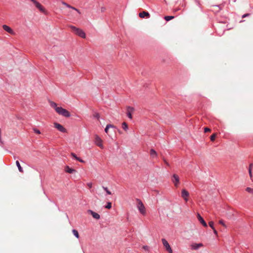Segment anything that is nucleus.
Listing matches in <instances>:
<instances>
[{"instance_id": "4468645a", "label": "nucleus", "mask_w": 253, "mask_h": 253, "mask_svg": "<svg viewBox=\"0 0 253 253\" xmlns=\"http://www.w3.org/2000/svg\"><path fill=\"white\" fill-rule=\"evenodd\" d=\"M59 115L65 117L66 118L70 117L72 116L70 112H57Z\"/></svg>"}, {"instance_id": "c756f323", "label": "nucleus", "mask_w": 253, "mask_h": 253, "mask_svg": "<svg viewBox=\"0 0 253 253\" xmlns=\"http://www.w3.org/2000/svg\"><path fill=\"white\" fill-rule=\"evenodd\" d=\"M219 223L221 224L223 226H224V227H226V225L225 224L224 221L223 220L221 219L219 221Z\"/></svg>"}, {"instance_id": "393cba45", "label": "nucleus", "mask_w": 253, "mask_h": 253, "mask_svg": "<svg viewBox=\"0 0 253 253\" xmlns=\"http://www.w3.org/2000/svg\"><path fill=\"white\" fill-rule=\"evenodd\" d=\"M216 136V133H213L212 134L211 136V141H214L215 139V137Z\"/></svg>"}, {"instance_id": "ea45409f", "label": "nucleus", "mask_w": 253, "mask_h": 253, "mask_svg": "<svg viewBox=\"0 0 253 253\" xmlns=\"http://www.w3.org/2000/svg\"><path fill=\"white\" fill-rule=\"evenodd\" d=\"M212 230L213 231V232H214V234L217 236V231L215 229V228H214V229H212Z\"/></svg>"}, {"instance_id": "bb28decb", "label": "nucleus", "mask_w": 253, "mask_h": 253, "mask_svg": "<svg viewBox=\"0 0 253 253\" xmlns=\"http://www.w3.org/2000/svg\"><path fill=\"white\" fill-rule=\"evenodd\" d=\"M112 207V204L111 202H108L107 205L105 206V208L110 209Z\"/></svg>"}, {"instance_id": "a19ab883", "label": "nucleus", "mask_w": 253, "mask_h": 253, "mask_svg": "<svg viewBox=\"0 0 253 253\" xmlns=\"http://www.w3.org/2000/svg\"><path fill=\"white\" fill-rule=\"evenodd\" d=\"M248 15H249V14H244L243 16H242V17L243 18H245L247 16H248Z\"/></svg>"}, {"instance_id": "b1692460", "label": "nucleus", "mask_w": 253, "mask_h": 253, "mask_svg": "<svg viewBox=\"0 0 253 253\" xmlns=\"http://www.w3.org/2000/svg\"><path fill=\"white\" fill-rule=\"evenodd\" d=\"M246 191H247L248 192H249V193L253 195V188H251L250 187H247L246 189Z\"/></svg>"}, {"instance_id": "1a4fd4ad", "label": "nucleus", "mask_w": 253, "mask_h": 253, "mask_svg": "<svg viewBox=\"0 0 253 253\" xmlns=\"http://www.w3.org/2000/svg\"><path fill=\"white\" fill-rule=\"evenodd\" d=\"M95 143L99 147L103 148L102 140V139L97 135L95 136Z\"/></svg>"}, {"instance_id": "a878e982", "label": "nucleus", "mask_w": 253, "mask_h": 253, "mask_svg": "<svg viewBox=\"0 0 253 253\" xmlns=\"http://www.w3.org/2000/svg\"><path fill=\"white\" fill-rule=\"evenodd\" d=\"M126 116L129 118V119H132V114L130 112H126Z\"/></svg>"}, {"instance_id": "423d86ee", "label": "nucleus", "mask_w": 253, "mask_h": 253, "mask_svg": "<svg viewBox=\"0 0 253 253\" xmlns=\"http://www.w3.org/2000/svg\"><path fill=\"white\" fill-rule=\"evenodd\" d=\"M172 181L173 182V183L175 187H178L179 183V178L177 174H174L173 175L172 178Z\"/></svg>"}, {"instance_id": "f257e3e1", "label": "nucleus", "mask_w": 253, "mask_h": 253, "mask_svg": "<svg viewBox=\"0 0 253 253\" xmlns=\"http://www.w3.org/2000/svg\"><path fill=\"white\" fill-rule=\"evenodd\" d=\"M69 27L71 29L72 31L76 35H78V36L82 38L85 39L86 37L85 33L84 32V31L82 30L81 29H80L79 28H77L75 26L70 25Z\"/></svg>"}, {"instance_id": "39448f33", "label": "nucleus", "mask_w": 253, "mask_h": 253, "mask_svg": "<svg viewBox=\"0 0 253 253\" xmlns=\"http://www.w3.org/2000/svg\"><path fill=\"white\" fill-rule=\"evenodd\" d=\"M35 6L39 9V10L44 13V14H47V11L46 10V9L44 8V7L40 3H39L38 1H37V2H36V3L35 4Z\"/></svg>"}, {"instance_id": "6ab92c4d", "label": "nucleus", "mask_w": 253, "mask_h": 253, "mask_svg": "<svg viewBox=\"0 0 253 253\" xmlns=\"http://www.w3.org/2000/svg\"><path fill=\"white\" fill-rule=\"evenodd\" d=\"M62 3H63V4L65 5V6H66L67 7H69V8H72V9H74V10H75L77 11L78 13H80V11H79V10L78 9H77V8H75V7H72V6H71L69 5V4H68L67 3H65V2H62Z\"/></svg>"}, {"instance_id": "5701e85b", "label": "nucleus", "mask_w": 253, "mask_h": 253, "mask_svg": "<svg viewBox=\"0 0 253 253\" xmlns=\"http://www.w3.org/2000/svg\"><path fill=\"white\" fill-rule=\"evenodd\" d=\"M165 19L167 21H169L172 19L174 18V16H166L165 17Z\"/></svg>"}, {"instance_id": "9d476101", "label": "nucleus", "mask_w": 253, "mask_h": 253, "mask_svg": "<svg viewBox=\"0 0 253 253\" xmlns=\"http://www.w3.org/2000/svg\"><path fill=\"white\" fill-rule=\"evenodd\" d=\"M189 196V192L185 189H182L181 191V197L184 199V200L187 202L188 197Z\"/></svg>"}, {"instance_id": "c85d7f7f", "label": "nucleus", "mask_w": 253, "mask_h": 253, "mask_svg": "<svg viewBox=\"0 0 253 253\" xmlns=\"http://www.w3.org/2000/svg\"><path fill=\"white\" fill-rule=\"evenodd\" d=\"M209 226L212 228V229H214V227L213 226L214 223L213 221H210L209 222Z\"/></svg>"}, {"instance_id": "37998d69", "label": "nucleus", "mask_w": 253, "mask_h": 253, "mask_svg": "<svg viewBox=\"0 0 253 253\" xmlns=\"http://www.w3.org/2000/svg\"><path fill=\"white\" fill-rule=\"evenodd\" d=\"M31 0V1H32V2H33V3L34 4L36 3V2H37V0Z\"/></svg>"}, {"instance_id": "c03bdc74", "label": "nucleus", "mask_w": 253, "mask_h": 253, "mask_svg": "<svg viewBox=\"0 0 253 253\" xmlns=\"http://www.w3.org/2000/svg\"><path fill=\"white\" fill-rule=\"evenodd\" d=\"M165 163L167 165H169V164L167 162H165Z\"/></svg>"}, {"instance_id": "c9c22d12", "label": "nucleus", "mask_w": 253, "mask_h": 253, "mask_svg": "<svg viewBox=\"0 0 253 253\" xmlns=\"http://www.w3.org/2000/svg\"><path fill=\"white\" fill-rule=\"evenodd\" d=\"M143 249L145 250V251H148L149 250V247L147 246H144L143 247Z\"/></svg>"}, {"instance_id": "f3484780", "label": "nucleus", "mask_w": 253, "mask_h": 253, "mask_svg": "<svg viewBox=\"0 0 253 253\" xmlns=\"http://www.w3.org/2000/svg\"><path fill=\"white\" fill-rule=\"evenodd\" d=\"M71 155L72 156V157L75 158L77 161H79V162H80L81 163H84V160H83L82 159H81L80 158L78 157L75 153H72Z\"/></svg>"}, {"instance_id": "412c9836", "label": "nucleus", "mask_w": 253, "mask_h": 253, "mask_svg": "<svg viewBox=\"0 0 253 253\" xmlns=\"http://www.w3.org/2000/svg\"><path fill=\"white\" fill-rule=\"evenodd\" d=\"M122 128L125 130L127 131L128 129V126L126 123L124 122L122 123Z\"/></svg>"}, {"instance_id": "dca6fc26", "label": "nucleus", "mask_w": 253, "mask_h": 253, "mask_svg": "<svg viewBox=\"0 0 253 253\" xmlns=\"http://www.w3.org/2000/svg\"><path fill=\"white\" fill-rule=\"evenodd\" d=\"M65 170L66 172L69 173H72L76 171L75 169L70 168L69 166H66L65 167Z\"/></svg>"}, {"instance_id": "4c0bfd02", "label": "nucleus", "mask_w": 253, "mask_h": 253, "mask_svg": "<svg viewBox=\"0 0 253 253\" xmlns=\"http://www.w3.org/2000/svg\"><path fill=\"white\" fill-rule=\"evenodd\" d=\"M87 185L89 188H91L92 187V184L91 183L89 182V183H87Z\"/></svg>"}, {"instance_id": "79ce46f5", "label": "nucleus", "mask_w": 253, "mask_h": 253, "mask_svg": "<svg viewBox=\"0 0 253 253\" xmlns=\"http://www.w3.org/2000/svg\"><path fill=\"white\" fill-rule=\"evenodd\" d=\"M107 126H110V128H113V127H115V126L112 125H111V124H109V125H107Z\"/></svg>"}, {"instance_id": "58836bf2", "label": "nucleus", "mask_w": 253, "mask_h": 253, "mask_svg": "<svg viewBox=\"0 0 253 253\" xmlns=\"http://www.w3.org/2000/svg\"><path fill=\"white\" fill-rule=\"evenodd\" d=\"M253 167V164H251L249 166V169L252 170Z\"/></svg>"}, {"instance_id": "ddd939ff", "label": "nucleus", "mask_w": 253, "mask_h": 253, "mask_svg": "<svg viewBox=\"0 0 253 253\" xmlns=\"http://www.w3.org/2000/svg\"><path fill=\"white\" fill-rule=\"evenodd\" d=\"M197 218L200 223L205 227H207V224L206 222L205 221L203 217L200 215L199 213L197 214Z\"/></svg>"}, {"instance_id": "f8f14e48", "label": "nucleus", "mask_w": 253, "mask_h": 253, "mask_svg": "<svg viewBox=\"0 0 253 253\" xmlns=\"http://www.w3.org/2000/svg\"><path fill=\"white\" fill-rule=\"evenodd\" d=\"M203 246V244L202 243H193L191 245V247L192 250H197L199 249L200 248L202 247Z\"/></svg>"}, {"instance_id": "cd10ccee", "label": "nucleus", "mask_w": 253, "mask_h": 253, "mask_svg": "<svg viewBox=\"0 0 253 253\" xmlns=\"http://www.w3.org/2000/svg\"><path fill=\"white\" fill-rule=\"evenodd\" d=\"M104 190L107 192V193L109 195H111V192L108 189L107 187H103Z\"/></svg>"}, {"instance_id": "6e6552de", "label": "nucleus", "mask_w": 253, "mask_h": 253, "mask_svg": "<svg viewBox=\"0 0 253 253\" xmlns=\"http://www.w3.org/2000/svg\"><path fill=\"white\" fill-rule=\"evenodd\" d=\"M54 127L57 128L59 131L65 132H66V129L60 124L55 123H54Z\"/></svg>"}, {"instance_id": "2eb2a0df", "label": "nucleus", "mask_w": 253, "mask_h": 253, "mask_svg": "<svg viewBox=\"0 0 253 253\" xmlns=\"http://www.w3.org/2000/svg\"><path fill=\"white\" fill-rule=\"evenodd\" d=\"M139 16L141 18H149L150 17V14L146 11H142V12L139 13Z\"/></svg>"}, {"instance_id": "f704fd0d", "label": "nucleus", "mask_w": 253, "mask_h": 253, "mask_svg": "<svg viewBox=\"0 0 253 253\" xmlns=\"http://www.w3.org/2000/svg\"><path fill=\"white\" fill-rule=\"evenodd\" d=\"M34 132H35V133H36L37 134H40V133H41L39 129H36V128H34Z\"/></svg>"}, {"instance_id": "20e7f679", "label": "nucleus", "mask_w": 253, "mask_h": 253, "mask_svg": "<svg viewBox=\"0 0 253 253\" xmlns=\"http://www.w3.org/2000/svg\"><path fill=\"white\" fill-rule=\"evenodd\" d=\"M162 243L164 245V246L165 247L166 250L169 253H172V250L171 248L170 247V245H169L168 241L165 239H162Z\"/></svg>"}, {"instance_id": "72a5a7b5", "label": "nucleus", "mask_w": 253, "mask_h": 253, "mask_svg": "<svg viewBox=\"0 0 253 253\" xmlns=\"http://www.w3.org/2000/svg\"><path fill=\"white\" fill-rule=\"evenodd\" d=\"M110 126L107 125L106 128H105V131L107 133L108 132V129H109V128H110Z\"/></svg>"}, {"instance_id": "aec40b11", "label": "nucleus", "mask_w": 253, "mask_h": 253, "mask_svg": "<svg viewBox=\"0 0 253 253\" xmlns=\"http://www.w3.org/2000/svg\"><path fill=\"white\" fill-rule=\"evenodd\" d=\"M16 166H17V167H18V170H19V171L20 172H23V169H22V168L21 167L20 164V163H19V161H17L16 162Z\"/></svg>"}, {"instance_id": "a211bd4d", "label": "nucleus", "mask_w": 253, "mask_h": 253, "mask_svg": "<svg viewBox=\"0 0 253 253\" xmlns=\"http://www.w3.org/2000/svg\"><path fill=\"white\" fill-rule=\"evenodd\" d=\"M150 154L152 157H156L157 156V152L153 149L150 150Z\"/></svg>"}, {"instance_id": "473e14b6", "label": "nucleus", "mask_w": 253, "mask_h": 253, "mask_svg": "<svg viewBox=\"0 0 253 253\" xmlns=\"http://www.w3.org/2000/svg\"><path fill=\"white\" fill-rule=\"evenodd\" d=\"M93 117L95 118H97V119H98L99 118V115L98 113H95L94 115H93Z\"/></svg>"}, {"instance_id": "7c9ffc66", "label": "nucleus", "mask_w": 253, "mask_h": 253, "mask_svg": "<svg viewBox=\"0 0 253 253\" xmlns=\"http://www.w3.org/2000/svg\"><path fill=\"white\" fill-rule=\"evenodd\" d=\"M127 111H133L135 109V108L131 107V106H127L126 108Z\"/></svg>"}, {"instance_id": "0eeeda50", "label": "nucleus", "mask_w": 253, "mask_h": 253, "mask_svg": "<svg viewBox=\"0 0 253 253\" xmlns=\"http://www.w3.org/2000/svg\"><path fill=\"white\" fill-rule=\"evenodd\" d=\"M3 30L12 35H15V33L14 31L9 26L6 25H3L2 26Z\"/></svg>"}, {"instance_id": "4be33fe9", "label": "nucleus", "mask_w": 253, "mask_h": 253, "mask_svg": "<svg viewBox=\"0 0 253 253\" xmlns=\"http://www.w3.org/2000/svg\"><path fill=\"white\" fill-rule=\"evenodd\" d=\"M72 232L73 233V234L77 238H79V233L78 232V231L76 229H73L72 230Z\"/></svg>"}, {"instance_id": "f03ea898", "label": "nucleus", "mask_w": 253, "mask_h": 253, "mask_svg": "<svg viewBox=\"0 0 253 253\" xmlns=\"http://www.w3.org/2000/svg\"><path fill=\"white\" fill-rule=\"evenodd\" d=\"M137 201V208H138L139 212L143 215L146 214V209L145 206L142 201L138 199H136Z\"/></svg>"}, {"instance_id": "2f4dec72", "label": "nucleus", "mask_w": 253, "mask_h": 253, "mask_svg": "<svg viewBox=\"0 0 253 253\" xmlns=\"http://www.w3.org/2000/svg\"><path fill=\"white\" fill-rule=\"evenodd\" d=\"M211 131V130L209 128H208V127L204 128V132L205 133L207 132H210Z\"/></svg>"}, {"instance_id": "9b49d317", "label": "nucleus", "mask_w": 253, "mask_h": 253, "mask_svg": "<svg viewBox=\"0 0 253 253\" xmlns=\"http://www.w3.org/2000/svg\"><path fill=\"white\" fill-rule=\"evenodd\" d=\"M87 212V213L90 214L92 217L96 219H99L100 218V216L99 214L92 211V210H88Z\"/></svg>"}, {"instance_id": "e433bc0d", "label": "nucleus", "mask_w": 253, "mask_h": 253, "mask_svg": "<svg viewBox=\"0 0 253 253\" xmlns=\"http://www.w3.org/2000/svg\"><path fill=\"white\" fill-rule=\"evenodd\" d=\"M249 174H250V177L251 178H252V177H253L252 173V170L249 169Z\"/></svg>"}, {"instance_id": "7ed1b4c3", "label": "nucleus", "mask_w": 253, "mask_h": 253, "mask_svg": "<svg viewBox=\"0 0 253 253\" xmlns=\"http://www.w3.org/2000/svg\"><path fill=\"white\" fill-rule=\"evenodd\" d=\"M50 106L55 111H67L65 109L63 108L61 106H58L57 104L51 101H49Z\"/></svg>"}]
</instances>
